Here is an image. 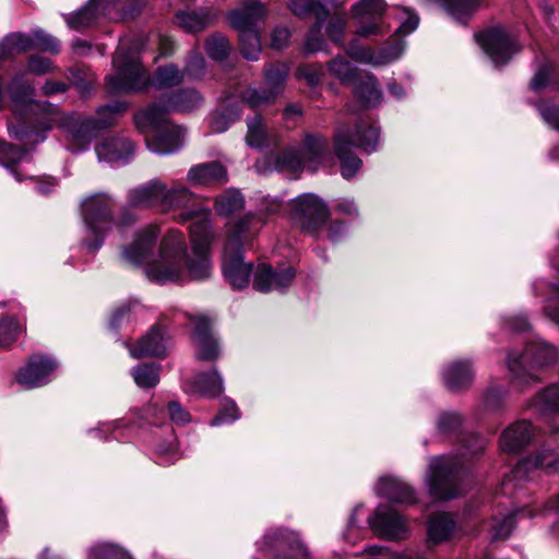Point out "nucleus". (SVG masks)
<instances>
[{
  "label": "nucleus",
  "mask_w": 559,
  "mask_h": 559,
  "mask_svg": "<svg viewBox=\"0 0 559 559\" xmlns=\"http://www.w3.org/2000/svg\"><path fill=\"white\" fill-rule=\"evenodd\" d=\"M5 92L11 99V110L21 121L16 126L8 124V132L12 139L25 141L35 134V143H38L44 141V136L37 132V129L48 131L59 128L67 139L68 150L74 153L86 151L98 133L114 126L128 107L127 103L116 100L100 106L95 117L80 116L75 112L66 114L57 105L36 100L35 87L23 73L15 74L7 88L0 78V110L3 108Z\"/></svg>",
  "instance_id": "obj_1"
},
{
  "label": "nucleus",
  "mask_w": 559,
  "mask_h": 559,
  "mask_svg": "<svg viewBox=\"0 0 559 559\" xmlns=\"http://www.w3.org/2000/svg\"><path fill=\"white\" fill-rule=\"evenodd\" d=\"M158 236L156 225L138 230L132 243L123 248L122 259L129 264L142 265L146 277L157 284L204 281L211 276L212 227L209 219L202 217L190 227L191 257H187L183 234L174 229L163 237L156 255Z\"/></svg>",
  "instance_id": "obj_2"
},
{
  "label": "nucleus",
  "mask_w": 559,
  "mask_h": 559,
  "mask_svg": "<svg viewBox=\"0 0 559 559\" xmlns=\"http://www.w3.org/2000/svg\"><path fill=\"white\" fill-rule=\"evenodd\" d=\"M115 73L107 76V87L110 93H131L144 90L150 82L157 90L170 88L185 81V73L174 63L158 67L152 78L142 67L139 58L120 41L112 58Z\"/></svg>",
  "instance_id": "obj_3"
},
{
  "label": "nucleus",
  "mask_w": 559,
  "mask_h": 559,
  "mask_svg": "<svg viewBox=\"0 0 559 559\" xmlns=\"http://www.w3.org/2000/svg\"><path fill=\"white\" fill-rule=\"evenodd\" d=\"M126 198L128 206L132 209H158L163 213L185 210L179 215L181 222L191 219L200 211L195 206V194L177 181L169 187L160 179L154 178L128 190Z\"/></svg>",
  "instance_id": "obj_4"
},
{
  "label": "nucleus",
  "mask_w": 559,
  "mask_h": 559,
  "mask_svg": "<svg viewBox=\"0 0 559 559\" xmlns=\"http://www.w3.org/2000/svg\"><path fill=\"white\" fill-rule=\"evenodd\" d=\"M380 143V128L366 119H359L352 129L347 124H340L334 133V151L341 162L343 178H353L361 168L362 162L354 155L353 148H360L371 154L377 151Z\"/></svg>",
  "instance_id": "obj_5"
},
{
  "label": "nucleus",
  "mask_w": 559,
  "mask_h": 559,
  "mask_svg": "<svg viewBox=\"0 0 559 559\" xmlns=\"http://www.w3.org/2000/svg\"><path fill=\"white\" fill-rule=\"evenodd\" d=\"M263 224L264 221L261 216L248 214L229 227L227 231L222 269L227 282L236 289L246 287L252 274V264L243 261L242 243L257 234Z\"/></svg>",
  "instance_id": "obj_6"
},
{
  "label": "nucleus",
  "mask_w": 559,
  "mask_h": 559,
  "mask_svg": "<svg viewBox=\"0 0 559 559\" xmlns=\"http://www.w3.org/2000/svg\"><path fill=\"white\" fill-rule=\"evenodd\" d=\"M114 206L112 197L103 192L92 194L81 202L82 250L95 253L102 248L105 237L114 226Z\"/></svg>",
  "instance_id": "obj_7"
},
{
  "label": "nucleus",
  "mask_w": 559,
  "mask_h": 559,
  "mask_svg": "<svg viewBox=\"0 0 559 559\" xmlns=\"http://www.w3.org/2000/svg\"><path fill=\"white\" fill-rule=\"evenodd\" d=\"M203 104L202 95L194 88H181L164 94L153 102L146 109L134 116L136 128L144 132L148 128H157L165 121L168 114H190Z\"/></svg>",
  "instance_id": "obj_8"
},
{
  "label": "nucleus",
  "mask_w": 559,
  "mask_h": 559,
  "mask_svg": "<svg viewBox=\"0 0 559 559\" xmlns=\"http://www.w3.org/2000/svg\"><path fill=\"white\" fill-rule=\"evenodd\" d=\"M558 359L557 349L540 340L530 342L519 354L509 353L507 367L513 381L519 385L538 381L537 370L554 365Z\"/></svg>",
  "instance_id": "obj_9"
},
{
  "label": "nucleus",
  "mask_w": 559,
  "mask_h": 559,
  "mask_svg": "<svg viewBox=\"0 0 559 559\" xmlns=\"http://www.w3.org/2000/svg\"><path fill=\"white\" fill-rule=\"evenodd\" d=\"M329 155V143L322 135L308 134L300 147H286L274 156V169L298 174L307 166L316 170Z\"/></svg>",
  "instance_id": "obj_10"
},
{
  "label": "nucleus",
  "mask_w": 559,
  "mask_h": 559,
  "mask_svg": "<svg viewBox=\"0 0 559 559\" xmlns=\"http://www.w3.org/2000/svg\"><path fill=\"white\" fill-rule=\"evenodd\" d=\"M463 463L454 455L430 459L426 483L432 497L450 500L462 493Z\"/></svg>",
  "instance_id": "obj_11"
},
{
  "label": "nucleus",
  "mask_w": 559,
  "mask_h": 559,
  "mask_svg": "<svg viewBox=\"0 0 559 559\" xmlns=\"http://www.w3.org/2000/svg\"><path fill=\"white\" fill-rule=\"evenodd\" d=\"M345 3L346 0H288L287 7L294 15L305 19L313 14L316 17V23L310 27L304 44L306 53L323 50L324 39L321 31L330 14L328 7L338 10L344 8Z\"/></svg>",
  "instance_id": "obj_12"
},
{
  "label": "nucleus",
  "mask_w": 559,
  "mask_h": 559,
  "mask_svg": "<svg viewBox=\"0 0 559 559\" xmlns=\"http://www.w3.org/2000/svg\"><path fill=\"white\" fill-rule=\"evenodd\" d=\"M289 213L293 223L302 233L316 238L319 237L330 218L326 203L313 193H302L292 200Z\"/></svg>",
  "instance_id": "obj_13"
},
{
  "label": "nucleus",
  "mask_w": 559,
  "mask_h": 559,
  "mask_svg": "<svg viewBox=\"0 0 559 559\" xmlns=\"http://www.w3.org/2000/svg\"><path fill=\"white\" fill-rule=\"evenodd\" d=\"M257 545L264 559H311L298 534L287 528L266 532Z\"/></svg>",
  "instance_id": "obj_14"
},
{
  "label": "nucleus",
  "mask_w": 559,
  "mask_h": 559,
  "mask_svg": "<svg viewBox=\"0 0 559 559\" xmlns=\"http://www.w3.org/2000/svg\"><path fill=\"white\" fill-rule=\"evenodd\" d=\"M385 9L384 0H359L356 2L350 8L355 35L362 38L384 35L389 31Z\"/></svg>",
  "instance_id": "obj_15"
},
{
  "label": "nucleus",
  "mask_w": 559,
  "mask_h": 559,
  "mask_svg": "<svg viewBox=\"0 0 559 559\" xmlns=\"http://www.w3.org/2000/svg\"><path fill=\"white\" fill-rule=\"evenodd\" d=\"M32 49L58 53L60 44L56 37L43 29H35L29 35L12 33L0 41V62L14 55H20Z\"/></svg>",
  "instance_id": "obj_16"
},
{
  "label": "nucleus",
  "mask_w": 559,
  "mask_h": 559,
  "mask_svg": "<svg viewBox=\"0 0 559 559\" xmlns=\"http://www.w3.org/2000/svg\"><path fill=\"white\" fill-rule=\"evenodd\" d=\"M475 39L496 68L506 66L521 50L518 41L501 26L477 33Z\"/></svg>",
  "instance_id": "obj_17"
},
{
  "label": "nucleus",
  "mask_w": 559,
  "mask_h": 559,
  "mask_svg": "<svg viewBox=\"0 0 559 559\" xmlns=\"http://www.w3.org/2000/svg\"><path fill=\"white\" fill-rule=\"evenodd\" d=\"M405 48L406 41L402 38L391 39L389 45L380 49L361 45L357 38H354L348 43L345 52L356 62L380 68L399 60L403 56Z\"/></svg>",
  "instance_id": "obj_18"
},
{
  "label": "nucleus",
  "mask_w": 559,
  "mask_h": 559,
  "mask_svg": "<svg viewBox=\"0 0 559 559\" xmlns=\"http://www.w3.org/2000/svg\"><path fill=\"white\" fill-rule=\"evenodd\" d=\"M58 368L56 359L48 356H33L15 374L16 382L31 390L48 384Z\"/></svg>",
  "instance_id": "obj_19"
},
{
  "label": "nucleus",
  "mask_w": 559,
  "mask_h": 559,
  "mask_svg": "<svg viewBox=\"0 0 559 559\" xmlns=\"http://www.w3.org/2000/svg\"><path fill=\"white\" fill-rule=\"evenodd\" d=\"M194 324L193 344L195 357L202 361H215L221 357V345L218 338L212 331V321L206 316H197L192 319Z\"/></svg>",
  "instance_id": "obj_20"
},
{
  "label": "nucleus",
  "mask_w": 559,
  "mask_h": 559,
  "mask_svg": "<svg viewBox=\"0 0 559 559\" xmlns=\"http://www.w3.org/2000/svg\"><path fill=\"white\" fill-rule=\"evenodd\" d=\"M368 523L377 535L390 540L405 538L408 533L405 520L388 506H379Z\"/></svg>",
  "instance_id": "obj_21"
},
{
  "label": "nucleus",
  "mask_w": 559,
  "mask_h": 559,
  "mask_svg": "<svg viewBox=\"0 0 559 559\" xmlns=\"http://www.w3.org/2000/svg\"><path fill=\"white\" fill-rule=\"evenodd\" d=\"M296 272L292 265L283 263L273 269L266 263H261L254 271L253 288L261 293L283 290L292 284Z\"/></svg>",
  "instance_id": "obj_22"
},
{
  "label": "nucleus",
  "mask_w": 559,
  "mask_h": 559,
  "mask_svg": "<svg viewBox=\"0 0 559 559\" xmlns=\"http://www.w3.org/2000/svg\"><path fill=\"white\" fill-rule=\"evenodd\" d=\"M267 15L264 3L258 0H243L240 4L227 12L229 25L238 33L259 29V23Z\"/></svg>",
  "instance_id": "obj_23"
},
{
  "label": "nucleus",
  "mask_w": 559,
  "mask_h": 559,
  "mask_svg": "<svg viewBox=\"0 0 559 559\" xmlns=\"http://www.w3.org/2000/svg\"><path fill=\"white\" fill-rule=\"evenodd\" d=\"M95 153L100 163L124 165L133 158L135 145L128 136H109L96 144Z\"/></svg>",
  "instance_id": "obj_24"
},
{
  "label": "nucleus",
  "mask_w": 559,
  "mask_h": 559,
  "mask_svg": "<svg viewBox=\"0 0 559 559\" xmlns=\"http://www.w3.org/2000/svg\"><path fill=\"white\" fill-rule=\"evenodd\" d=\"M538 468L548 474L559 472V455L548 449H544L534 459L527 457L521 460L510 475L504 477L502 486L507 487L513 480H525L530 477L531 472Z\"/></svg>",
  "instance_id": "obj_25"
},
{
  "label": "nucleus",
  "mask_w": 559,
  "mask_h": 559,
  "mask_svg": "<svg viewBox=\"0 0 559 559\" xmlns=\"http://www.w3.org/2000/svg\"><path fill=\"white\" fill-rule=\"evenodd\" d=\"M116 4L117 0H90L82 9L66 15V22L73 29H83L91 26L100 15L112 20L116 17L112 12Z\"/></svg>",
  "instance_id": "obj_26"
},
{
  "label": "nucleus",
  "mask_w": 559,
  "mask_h": 559,
  "mask_svg": "<svg viewBox=\"0 0 559 559\" xmlns=\"http://www.w3.org/2000/svg\"><path fill=\"white\" fill-rule=\"evenodd\" d=\"M170 348V336L165 329L159 325L153 326L136 345L129 347L130 356L141 358L153 356L163 358Z\"/></svg>",
  "instance_id": "obj_27"
},
{
  "label": "nucleus",
  "mask_w": 559,
  "mask_h": 559,
  "mask_svg": "<svg viewBox=\"0 0 559 559\" xmlns=\"http://www.w3.org/2000/svg\"><path fill=\"white\" fill-rule=\"evenodd\" d=\"M186 140V130L180 126L167 124L156 135L146 139L148 151L158 155H169L179 151Z\"/></svg>",
  "instance_id": "obj_28"
},
{
  "label": "nucleus",
  "mask_w": 559,
  "mask_h": 559,
  "mask_svg": "<svg viewBox=\"0 0 559 559\" xmlns=\"http://www.w3.org/2000/svg\"><path fill=\"white\" fill-rule=\"evenodd\" d=\"M31 163L32 153L29 150L0 140V164L9 170L16 181L33 179V176L26 175L20 169L21 165Z\"/></svg>",
  "instance_id": "obj_29"
},
{
  "label": "nucleus",
  "mask_w": 559,
  "mask_h": 559,
  "mask_svg": "<svg viewBox=\"0 0 559 559\" xmlns=\"http://www.w3.org/2000/svg\"><path fill=\"white\" fill-rule=\"evenodd\" d=\"M445 388L460 392L469 388L474 380V369L469 360H454L445 365L441 371Z\"/></svg>",
  "instance_id": "obj_30"
},
{
  "label": "nucleus",
  "mask_w": 559,
  "mask_h": 559,
  "mask_svg": "<svg viewBox=\"0 0 559 559\" xmlns=\"http://www.w3.org/2000/svg\"><path fill=\"white\" fill-rule=\"evenodd\" d=\"M376 493L395 503H413L416 493L412 486L401 478L383 476L376 485Z\"/></svg>",
  "instance_id": "obj_31"
},
{
  "label": "nucleus",
  "mask_w": 559,
  "mask_h": 559,
  "mask_svg": "<svg viewBox=\"0 0 559 559\" xmlns=\"http://www.w3.org/2000/svg\"><path fill=\"white\" fill-rule=\"evenodd\" d=\"M187 180L194 187L223 183L227 180V171L218 162L198 164L189 169Z\"/></svg>",
  "instance_id": "obj_32"
},
{
  "label": "nucleus",
  "mask_w": 559,
  "mask_h": 559,
  "mask_svg": "<svg viewBox=\"0 0 559 559\" xmlns=\"http://www.w3.org/2000/svg\"><path fill=\"white\" fill-rule=\"evenodd\" d=\"M187 392L198 393L207 397H215L224 391V380L216 368L194 377L185 386Z\"/></svg>",
  "instance_id": "obj_33"
},
{
  "label": "nucleus",
  "mask_w": 559,
  "mask_h": 559,
  "mask_svg": "<svg viewBox=\"0 0 559 559\" xmlns=\"http://www.w3.org/2000/svg\"><path fill=\"white\" fill-rule=\"evenodd\" d=\"M533 437L531 423L521 420L510 425L500 437V447L507 452H516L525 447Z\"/></svg>",
  "instance_id": "obj_34"
},
{
  "label": "nucleus",
  "mask_w": 559,
  "mask_h": 559,
  "mask_svg": "<svg viewBox=\"0 0 559 559\" xmlns=\"http://www.w3.org/2000/svg\"><path fill=\"white\" fill-rule=\"evenodd\" d=\"M353 85L355 97L365 108H372L381 104L383 93L374 74L368 73L358 78Z\"/></svg>",
  "instance_id": "obj_35"
},
{
  "label": "nucleus",
  "mask_w": 559,
  "mask_h": 559,
  "mask_svg": "<svg viewBox=\"0 0 559 559\" xmlns=\"http://www.w3.org/2000/svg\"><path fill=\"white\" fill-rule=\"evenodd\" d=\"M217 13L210 10H185L179 11L174 22L177 26L182 28L186 33H198L205 29L213 24L216 20Z\"/></svg>",
  "instance_id": "obj_36"
},
{
  "label": "nucleus",
  "mask_w": 559,
  "mask_h": 559,
  "mask_svg": "<svg viewBox=\"0 0 559 559\" xmlns=\"http://www.w3.org/2000/svg\"><path fill=\"white\" fill-rule=\"evenodd\" d=\"M456 524L448 513H438L431 516L427 525V545L433 547L451 538Z\"/></svg>",
  "instance_id": "obj_37"
},
{
  "label": "nucleus",
  "mask_w": 559,
  "mask_h": 559,
  "mask_svg": "<svg viewBox=\"0 0 559 559\" xmlns=\"http://www.w3.org/2000/svg\"><path fill=\"white\" fill-rule=\"evenodd\" d=\"M241 116V107L238 103L228 100L221 108L211 112L207 117L212 133H223Z\"/></svg>",
  "instance_id": "obj_38"
},
{
  "label": "nucleus",
  "mask_w": 559,
  "mask_h": 559,
  "mask_svg": "<svg viewBox=\"0 0 559 559\" xmlns=\"http://www.w3.org/2000/svg\"><path fill=\"white\" fill-rule=\"evenodd\" d=\"M425 4L439 3L459 23H466L480 7L481 0H421Z\"/></svg>",
  "instance_id": "obj_39"
},
{
  "label": "nucleus",
  "mask_w": 559,
  "mask_h": 559,
  "mask_svg": "<svg viewBox=\"0 0 559 559\" xmlns=\"http://www.w3.org/2000/svg\"><path fill=\"white\" fill-rule=\"evenodd\" d=\"M280 97L277 90L248 87L241 93L242 102L250 108L270 106Z\"/></svg>",
  "instance_id": "obj_40"
},
{
  "label": "nucleus",
  "mask_w": 559,
  "mask_h": 559,
  "mask_svg": "<svg viewBox=\"0 0 559 559\" xmlns=\"http://www.w3.org/2000/svg\"><path fill=\"white\" fill-rule=\"evenodd\" d=\"M328 71L342 84H354L358 79L356 68L342 56H337L328 62Z\"/></svg>",
  "instance_id": "obj_41"
},
{
  "label": "nucleus",
  "mask_w": 559,
  "mask_h": 559,
  "mask_svg": "<svg viewBox=\"0 0 559 559\" xmlns=\"http://www.w3.org/2000/svg\"><path fill=\"white\" fill-rule=\"evenodd\" d=\"M289 71V66L284 62L266 66L264 69V81L266 87L270 90H277L278 95L281 96Z\"/></svg>",
  "instance_id": "obj_42"
},
{
  "label": "nucleus",
  "mask_w": 559,
  "mask_h": 559,
  "mask_svg": "<svg viewBox=\"0 0 559 559\" xmlns=\"http://www.w3.org/2000/svg\"><path fill=\"white\" fill-rule=\"evenodd\" d=\"M247 135L246 142L249 146L261 148L266 144V126L260 115H255L247 120Z\"/></svg>",
  "instance_id": "obj_43"
},
{
  "label": "nucleus",
  "mask_w": 559,
  "mask_h": 559,
  "mask_svg": "<svg viewBox=\"0 0 559 559\" xmlns=\"http://www.w3.org/2000/svg\"><path fill=\"white\" fill-rule=\"evenodd\" d=\"M245 205L243 197L240 191L235 189H229L217 197L215 206L218 214L228 216L239 210H241Z\"/></svg>",
  "instance_id": "obj_44"
},
{
  "label": "nucleus",
  "mask_w": 559,
  "mask_h": 559,
  "mask_svg": "<svg viewBox=\"0 0 559 559\" xmlns=\"http://www.w3.org/2000/svg\"><path fill=\"white\" fill-rule=\"evenodd\" d=\"M134 382L140 388H153L159 382V366L156 364H140L131 371Z\"/></svg>",
  "instance_id": "obj_45"
},
{
  "label": "nucleus",
  "mask_w": 559,
  "mask_h": 559,
  "mask_svg": "<svg viewBox=\"0 0 559 559\" xmlns=\"http://www.w3.org/2000/svg\"><path fill=\"white\" fill-rule=\"evenodd\" d=\"M239 34L240 50L249 61L258 60L261 53V39L259 29L241 32Z\"/></svg>",
  "instance_id": "obj_46"
},
{
  "label": "nucleus",
  "mask_w": 559,
  "mask_h": 559,
  "mask_svg": "<svg viewBox=\"0 0 559 559\" xmlns=\"http://www.w3.org/2000/svg\"><path fill=\"white\" fill-rule=\"evenodd\" d=\"M205 51L209 58L222 61L228 57L230 44L225 35L215 33L205 40Z\"/></svg>",
  "instance_id": "obj_47"
},
{
  "label": "nucleus",
  "mask_w": 559,
  "mask_h": 559,
  "mask_svg": "<svg viewBox=\"0 0 559 559\" xmlns=\"http://www.w3.org/2000/svg\"><path fill=\"white\" fill-rule=\"evenodd\" d=\"M22 328L14 317L8 314L0 318V348H7L21 334Z\"/></svg>",
  "instance_id": "obj_48"
},
{
  "label": "nucleus",
  "mask_w": 559,
  "mask_h": 559,
  "mask_svg": "<svg viewBox=\"0 0 559 559\" xmlns=\"http://www.w3.org/2000/svg\"><path fill=\"white\" fill-rule=\"evenodd\" d=\"M88 559H131V557L116 545L98 543L90 549Z\"/></svg>",
  "instance_id": "obj_49"
},
{
  "label": "nucleus",
  "mask_w": 559,
  "mask_h": 559,
  "mask_svg": "<svg viewBox=\"0 0 559 559\" xmlns=\"http://www.w3.org/2000/svg\"><path fill=\"white\" fill-rule=\"evenodd\" d=\"M185 73V79L191 81L201 80L205 72V60L200 52L193 51L189 56L186 67L181 70Z\"/></svg>",
  "instance_id": "obj_50"
},
{
  "label": "nucleus",
  "mask_w": 559,
  "mask_h": 559,
  "mask_svg": "<svg viewBox=\"0 0 559 559\" xmlns=\"http://www.w3.org/2000/svg\"><path fill=\"white\" fill-rule=\"evenodd\" d=\"M462 416L456 412H443L437 419V429L440 433L448 435L459 431L462 426Z\"/></svg>",
  "instance_id": "obj_51"
},
{
  "label": "nucleus",
  "mask_w": 559,
  "mask_h": 559,
  "mask_svg": "<svg viewBox=\"0 0 559 559\" xmlns=\"http://www.w3.org/2000/svg\"><path fill=\"white\" fill-rule=\"evenodd\" d=\"M323 75L324 70L320 63L302 64L297 69V76L304 79L311 87L318 86Z\"/></svg>",
  "instance_id": "obj_52"
},
{
  "label": "nucleus",
  "mask_w": 559,
  "mask_h": 559,
  "mask_svg": "<svg viewBox=\"0 0 559 559\" xmlns=\"http://www.w3.org/2000/svg\"><path fill=\"white\" fill-rule=\"evenodd\" d=\"M240 417L236 403L231 400H224V404L218 414L212 419V426L231 424Z\"/></svg>",
  "instance_id": "obj_53"
},
{
  "label": "nucleus",
  "mask_w": 559,
  "mask_h": 559,
  "mask_svg": "<svg viewBox=\"0 0 559 559\" xmlns=\"http://www.w3.org/2000/svg\"><path fill=\"white\" fill-rule=\"evenodd\" d=\"M507 391L500 386L492 385L488 388L483 397L484 407L487 411H499L503 406Z\"/></svg>",
  "instance_id": "obj_54"
},
{
  "label": "nucleus",
  "mask_w": 559,
  "mask_h": 559,
  "mask_svg": "<svg viewBox=\"0 0 559 559\" xmlns=\"http://www.w3.org/2000/svg\"><path fill=\"white\" fill-rule=\"evenodd\" d=\"M537 403L544 412L559 411V385H551L537 397Z\"/></svg>",
  "instance_id": "obj_55"
},
{
  "label": "nucleus",
  "mask_w": 559,
  "mask_h": 559,
  "mask_svg": "<svg viewBox=\"0 0 559 559\" xmlns=\"http://www.w3.org/2000/svg\"><path fill=\"white\" fill-rule=\"evenodd\" d=\"M401 24L395 31L397 36H406L417 29L419 24V16L407 8L401 10Z\"/></svg>",
  "instance_id": "obj_56"
},
{
  "label": "nucleus",
  "mask_w": 559,
  "mask_h": 559,
  "mask_svg": "<svg viewBox=\"0 0 559 559\" xmlns=\"http://www.w3.org/2000/svg\"><path fill=\"white\" fill-rule=\"evenodd\" d=\"M127 423L124 418L117 419L109 423H102L97 427L90 430L91 435H94V437L107 440L108 437H103L102 433H111L112 438L120 439L121 435L118 432L120 428L126 427Z\"/></svg>",
  "instance_id": "obj_57"
},
{
  "label": "nucleus",
  "mask_w": 559,
  "mask_h": 559,
  "mask_svg": "<svg viewBox=\"0 0 559 559\" xmlns=\"http://www.w3.org/2000/svg\"><path fill=\"white\" fill-rule=\"evenodd\" d=\"M156 455L159 464H173L179 459L176 439L160 443L156 447Z\"/></svg>",
  "instance_id": "obj_58"
},
{
  "label": "nucleus",
  "mask_w": 559,
  "mask_h": 559,
  "mask_svg": "<svg viewBox=\"0 0 559 559\" xmlns=\"http://www.w3.org/2000/svg\"><path fill=\"white\" fill-rule=\"evenodd\" d=\"M514 527V514L508 513L501 520H496L491 527V536L493 539L508 538Z\"/></svg>",
  "instance_id": "obj_59"
},
{
  "label": "nucleus",
  "mask_w": 559,
  "mask_h": 559,
  "mask_svg": "<svg viewBox=\"0 0 559 559\" xmlns=\"http://www.w3.org/2000/svg\"><path fill=\"white\" fill-rule=\"evenodd\" d=\"M346 24V17L344 15H336L332 17L325 28L328 37L334 43L343 45V35Z\"/></svg>",
  "instance_id": "obj_60"
},
{
  "label": "nucleus",
  "mask_w": 559,
  "mask_h": 559,
  "mask_svg": "<svg viewBox=\"0 0 559 559\" xmlns=\"http://www.w3.org/2000/svg\"><path fill=\"white\" fill-rule=\"evenodd\" d=\"M141 418L147 420L150 424L158 426L165 418V406L164 403H159L157 400H152L143 409Z\"/></svg>",
  "instance_id": "obj_61"
},
{
  "label": "nucleus",
  "mask_w": 559,
  "mask_h": 559,
  "mask_svg": "<svg viewBox=\"0 0 559 559\" xmlns=\"http://www.w3.org/2000/svg\"><path fill=\"white\" fill-rule=\"evenodd\" d=\"M28 71L34 75H44L53 71L55 67L50 59L41 56H32L28 59Z\"/></svg>",
  "instance_id": "obj_62"
},
{
  "label": "nucleus",
  "mask_w": 559,
  "mask_h": 559,
  "mask_svg": "<svg viewBox=\"0 0 559 559\" xmlns=\"http://www.w3.org/2000/svg\"><path fill=\"white\" fill-rule=\"evenodd\" d=\"M167 411L169 418L176 425H185L190 423L191 416L189 412H187L182 405L176 401L168 402Z\"/></svg>",
  "instance_id": "obj_63"
},
{
  "label": "nucleus",
  "mask_w": 559,
  "mask_h": 559,
  "mask_svg": "<svg viewBox=\"0 0 559 559\" xmlns=\"http://www.w3.org/2000/svg\"><path fill=\"white\" fill-rule=\"evenodd\" d=\"M486 447L487 441L485 438L474 433L469 435L464 439V448L466 453H462V455L465 456L467 453H469L471 456L477 455L481 453Z\"/></svg>",
  "instance_id": "obj_64"
}]
</instances>
